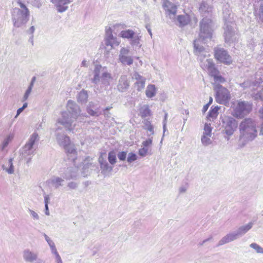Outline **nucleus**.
I'll return each mask as SVG.
<instances>
[{
  "mask_svg": "<svg viewBox=\"0 0 263 263\" xmlns=\"http://www.w3.org/2000/svg\"><path fill=\"white\" fill-rule=\"evenodd\" d=\"M163 7L166 9L170 13L175 14L177 12V7L168 0H164Z\"/></svg>",
  "mask_w": 263,
  "mask_h": 263,
  "instance_id": "nucleus-15",
  "label": "nucleus"
},
{
  "mask_svg": "<svg viewBox=\"0 0 263 263\" xmlns=\"http://www.w3.org/2000/svg\"><path fill=\"white\" fill-rule=\"evenodd\" d=\"M38 135L36 133H34L31 136L28 142L25 145V148L28 150L31 149L35 142L37 139Z\"/></svg>",
  "mask_w": 263,
  "mask_h": 263,
  "instance_id": "nucleus-20",
  "label": "nucleus"
},
{
  "mask_svg": "<svg viewBox=\"0 0 263 263\" xmlns=\"http://www.w3.org/2000/svg\"><path fill=\"white\" fill-rule=\"evenodd\" d=\"M204 132L203 134L211 135L212 128L210 124L205 123L204 124Z\"/></svg>",
  "mask_w": 263,
  "mask_h": 263,
  "instance_id": "nucleus-34",
  "label": "nucleus"
},
{
  "mask_svg": "<svg viewBox=\"0 0 263 263\" xmlns=\"http://www.w3.org/2000/svg\"><path fill=\"white\" fill-rule=\"evenodd\" d=\"M51 2L56 3L58 11L62 12L67 9V7L62 6V5H65L69 4L71 2V0H51Z\"/></svg>",
  "mask_w": 263,
  "mask_h": 263,
  "instance_id": "nucleus-12",
  "label": "nucleus"
},
{
  "mask_svg": "<svg viewBox=\"0 0 263 263\" xmlns=\"http://www.w3.org/2000/svg\"><path fill=\"white\" fill-rule=\"evenodd\" d=\"M207 64H201V66L204 69L207 70L209 74L214 78L219 74V71L215 67V65L211 59H207L206 60Z\"/></svg>",
  "mask_w": 263,
  "mask_h": 263,
  "instance_id": "nucleus-8",
  "label": "nucleus"
},
{
  "mask_svg": "<svg viewBox=\"0 0 263 263\" xmlns=\"http://www.w3.org/2000/svg\"><path fill=\"white\" fill-rule=\"evenodd\" d=\"M70 153H74V154H76V151L75 149L74 148H72L71 151H70Z\"/></svg>",
  "mask_w": 263,
  "mask_h": 263,
  "instance_id": "nucleus-56",
  "label": "nucleus"
},
{
  "mask_svg": "<svg viewBox=\"0 0 263 263\" xmlns=\"http://www.w3.org/2000/svg\"><path fill=\"white\" fill-rule=\"evenodd\" d=\"M152 144V140L151 139H148L142 142V145L144 147H148L151 146Z\"/></svg>",
  "mask_w": 263,
  "mask_h": 263,
  "instance_id": "nucleus-40",
  "label": "nucleus"
},
{
  "mask_svg": "<svg viewBox=\"0 0 263 263\" xmlns=\"http://www.w3.org/2000/svg\"><path fill=\"white\" fill-rule=\"evenodd\" d=\"M212 237H210V238H208V239H206L202 241V242L200 244V245H203L205 242H206V241H209L211 239H212Z\"/></svg>",
  "mask_w": 263,
  "mask_h": 263,
  "instance_id": "nucleus-52",
  "label": "nucleus"
},
{
  "mask_svg": "<svg viewBox=\"0 0 263 263\" xmlns=\"http://www.w3.org/2000/svg\"><path fill=\"white\" fill-rule=\"evenodd\" d=\"M112 79L110 73L105 72L103 74V81L104 84H109V80Z\"/></svg>",
  "mask_w": 263,
  "mask_h": 263,
  "instance_id": "nucleus-31",
  "label": "nucleus"
},
{
  "mask_svg": "<svg viewBox=\"0 0 263 263\" xmlns=\"http://www.w3.org/2000/svg\"><path fill=\"white\" fill-rule=\"evenodd\" d=\"M252 110V104L245 101H238L233 108L232 115L237 118H242Z\"/></svg>",
  "mask_w": 263,
  "mask_h": 263,
  "instance_id": "nucleus-3",
  "label": "nucleus"
},
{
  "mask_svg": "<svg viewBox=\"0 0 263 263\" xmlns=\"http://www.w3.org/2000/svg\"><path fill=\"white\" fill-rule=\"evenodd\" d=\"M73 103V102H72V101H70V100H69V101H68V104H69V103Z\"/></svg>",
  "mask_w": 263,
  "mask_h": 263,
  "instance_id": "nucleus-63",
  "label": "nucleus"
},
{
  "mask_svg": "<svg viewBox=\"0 0 263 263\" xmlns=\"http://www.w3.org/2000/svg\"><path fill=\"white\" fill-rule=\"evenodd\" d=\"M45 213L47 216H49L50 214L48 205H45Z\"/></svg>",
  "mask_w": 263,
  "mask_h": 263,
  "instance_id": "nucleus-48",
  "label": "nucleus"
},
{
  "mask_svg": "<svg viewBox=\"0 0 263 263\" xmlns=\"http://www.w3.org/2000/svg\"><path fill=\"white\" fill-rule=\"evenodd\" d=\"M112 167L111 165H100L99 175H102L104 177L109 176L112 174Z\"/></svg>",
  "mask_w": 263,
  "mask_h": 263,
  "instance_id": "nucleus-14",
  "label": "nucleus"
},
{
  "mask_svg": "<svg viewBox=\"0 0 263 263\" xmlns=\"http://www.w3.org/2000/svg\"><path fill=\"white\" fill-rule=\"evenodd\" d=\"M55 259L57 263H63L62 259L59 254L55 256Z\"/></svg>",
  "mask_w": 263,
  "mask_h": 263,
  "instance_id": "nucleus-47",
  "label": "nucleus"
},
{
  "mask_svg": "<svg viewBox=\"0 0 263 263\" xmlns=\"http://www.w3.org/2000/svg\"><path fill=\"white\" fill-rule=\"evenodd\" d=\"M135 33L130 29H127L122 31L120 33V36L127 39H132L135 37Z\"/></svg>",
  "mask_w": 263,
  "mask_h": 263,
  "instance_id": "nucleus-17",
  "label": "nucleus"
},
{
  "mask_svg": "<svg viewBox=\"0 0 263 263\" xmlns=\"http://www.w3.org/2000/svg\"><path fill=\"white\" fill-rule=\"evenodd\" d=\"M35 80V77H34L33 79H32V80L30 84V86L29 87H28V88L27 89V90H26L24 96V97H23V101H26L28 97H29V94L31 92V89H32V86L33 85V82H34V81Z\"/></svg>",
  "mask_w": 263,
  "mask_h": 263,
  "instance_id": "nucleus-26",
  "label": "nucleus"
},
{
  "mask_svg": "<svg viewBox=\"0 0 263 263\" xmlns=\"http://www.w3.org/2000/svg\"><path fill=\"white\" fill-rule=\"evenodd\" d=\"M261 19H262V21L263 22V6L261 7Z\"/></svg>",
  "mask_w": 263,
  "mask_h": 263,
  "instance_id": "nucleus-58",
  "label": "nucleus"
},
{
  "mask_svg": "<svg viewBox=\"0 0 263 263\" xmlns=\"http://www.w3.org/2000/svg\"><path fill=\"white\" fill-rule=\"evenodd\" d=\"M210 137V135L203 134V135L201 138V141L202 143L205 145L209 144L211 143Z\"/></svg>",
  "mask_w": 263,
  "mask_h": 263,
  "instance_id": "nucleus-30",
  "label": "nucleus"
},
{
  "mask_svg": "<svg viewBox=\"0 0 263 263\" xmlns=\"http://www.w3.org/2000/svg\"><path fill=\"white\" fill-rule=\"evenodd\" d=\"M24 109L21 107L20 108H18L17 110V114H16V116H17L20 114H21V112Z\"/></svg>",
  "mask_w": 263,
  "mask_h": 263,
  "instance_id": "nucleus-51",
  "label": "nucleus"
},
{
  "mask_svg": "<svg viewBox=\"0 0 263 263\" xmlns=\"http://www.w3.org/2000/svg\"><path fill=\"white\" fill-rule=\"evenodd\" d=\"M149 148L148 147H142L139 149V154L142 157L145 156L148 153Z\"/></svg>",
  "mask_w": 263,
  "mask_h": 263,
  "instance_id": "nucleus-33",
  "label": "nucleus"
},
{
  "mask_svg": "<svg viewBox=\"0 0 263 263\" xmlns=\"http://www.w3.org/2000/svg\"><path fill=\"white\" fill-rule=\"evenodd\" d=\"M250 247L254 249L257 253L263 254V248L261 247L256 243H252L250 245Z\"/></svg>",
  "mask_w": 263,
  "mask_h": 263,
  "instance_id": "nucleus-28",
  "label": "nucleus"
},
{
  "mask_svg": "<svg viewBox=\"0 0 263 263\" xmlns=\"http://www.w3.org/2000/svg\"><path fill=\"white\" fill-rule=\"evenodd\" d=\"M27 106V103H25L23 105V106L22 107V108L24 109L25 108H26Z\"/></svg>",
  "mask_w": 263,
  "mask_h": 263,
  "instance_id": "nucleus-55",
  "label": "nucleus"
},
{
  "mask_svg": "<svg viewBox=\"0 0 263 263\" xmlns=\"http://www.w3.org/2000/svg\"><path fill=\"white\" fill-rule=\"evenodd\" d=\"M67 186L70 189H76L78 186V183L76 182L71 181L68 183Z\"/></svg>",
  "mask_w": 263,
  "mask_h": 263,
  "instance_id": "nucleus-39",
  "label": "nucleus"
},
{
  "mask_svg": "<svg viewBox=\"0 0 263 263\" xmlns=\"http://www.w3.org/2000/svg\"><path fill=\"white\" fill-rule=\"evenodd\" d=\"M87 112L91 116H98V115L97 114V112L93 110V109H92L91 108H88L87 109Z\"/></svg>",
  "mask_w": 263,
  "mask_h": 263,
  "instance_id": "nucleus-43",
  "label": "nucleus"
},
{
  "mask_svg": "<svg viewBox=\"0 0 263 263\" xmlns=\"http://www.w3.org/2000/svg\"><path fill=\"white\" fill-rule=\"evenodd\" d=\"M214 79L215 81H219L220 82H224L225 81V79L222 77L219 76L218 74H217Z\"/></svg>",
  "mask_w": 263,
  "mask_h": 263,
  "instance_id": "nucleus-45",
  "label": "nucleus"
},
{
  "mask_svg": "<svg viewBox=\"0 0 263 263\" xmlns=\"http://www.w3.org/2000/svg\"><path fill=\"white\" fill-rule=\"evenodd\" d=\"M140 115L141 118H144L146 117L151 115V112L148 106H145L143 107L140 112Z\"/></svg>",
  "mask_w": 263,
  "mask_h": 263,
  "instance_id": "nucleus-23",
  "label": "nucleus"
},
{
  "mask_svg": "<svg viewBox=\"0 0 263 263\" xmlns=\"http://www.w3.org/2000/svg\"><path fill=\"white\" fill-rule=\"evenodd\" d=\"M212 101H213V99H212V97H210L209 102L208 104H209V105H210V104L212 103Z\"/></svg>",
  "mask_w": 263,
  "mask_h": 263,
  "instance_id": "nucleus-57",
  "label": "nucleus"
},
{
  "mask_svg": "<svg viewBox=\"0 0 263 263\" xmlns=\"http://www.w3.org/2000/svg\"><path fill=\"white\" fill-rule=\"evenodd\" d=\"M219 108L218 106L214 107V108H212L208 114V118H211L212 119H215L218 114V110Z\"/></svg>",
  "mask_w": 263,
  "mask_h": 263,
  "instance_id": "nucleus-24",
  "label": "nucleus"
},
{
  "mask_svg": "<svg viewBox=\"0 0 263 263\" xmlns=\"http://www.w3.org/2000/svg\"><path fill=\"white\" fill-rule=\"evenodd\" d=\"M31 29L32 30V32L34 31V27H33V26H32L31 27Z\"/></svg>",
  "mask_w": 263,
  "mask_h": 263,
  "instance_id": "nucleus-62",
  "label": "nucleus"
},
{
  "mask_svg": "<svg viewBox=\"0 0 263 263\" xmlns=\"http://www.w3.org/2000/svg\"><path fill=\"white\" fill-rule=\"evenodd\" d=\"M189 187V184L186 183L185 184L182 185L179 188V194H183L186 192Z\"/></svg>",
  "mask_w": 263,
  "mask_h": 263,
  "instance_id": "nucleus-35",
  "label": "nucleus"
},
{
  "mask_svg": "<svg viewBox=\"0 0 263 263\" xmlns=\"http://www.w3.org/2000/svg\"><path fill=\"white\" fill-rule=\"evenodd\" d=\"M230 98V93L227 89L222 86H218L215 97L218 103L227 106L229 105Z\"/></svg>",
  "mask_w": 263,
  "mask_h": 263,
  "instance_id": "nucleus-5",
  "label": "nucleus"
},
{
  "mask_svg": "<svg viewBox=\"0 0 263 263\" xmlns=\"http://www.w3.org/2000/svg\"><path fill=\"white\" fill-rule=\"evenodd\" d=\"M260 117L263 120V107L259 110Z\"/></svg>",
  "mask_w": 263,
  "mask_h": 263,
  "instance_id": "nucleus-50",
  "label": "nucleus"
},
{
  "mask_svg": "<svg viewBox=\"0 0 263 263\" xmlns=\"http://www.w3.org/2000/svg\"><path fill=\"white\" fill-rule=\"evenodd\" d=\"M49 247L50 248V249L51 250V252H52V254L55 255V256L59 255V253H58V251L57 250V249L55 248V246L54 243L52 245H51Z\"/></svg>",
  "mask_w": 263,
  "mask_h": 263,
  "instance_id": "nucleus-42",
  "label": "nucleus"
},
{
  "mask_svg": "<svg viewBox=\"0 0 263 263\" xmlns=\"http://www.w3.org/2000/svg\"><path fill=\"white\" fill-rule=\"evenodd\" d=\"M129 86V83L126 77L122 76L120 78L119 84L118 85V89L120 91H125Z\"/></svg>",
  "mask_w": 263,
  "mask_h": 263,
  "instance_id": "nucleus-13",
  "label": "nucleus"
},
{
  "mask_svg": "<svg viewBox=\"0 0 263 263\" xmlns=\"http://www.w3.org/2000/svg\"><path fill=\"white\" fill-rule=\"evenodd\" d=\"M209 106H210L209 104H206L204 105L202 108V111L203 112H205L207 111V110L208 109Z\"/></svg>",
  "mask_w": 263,
  "mask_h": 263,
  "instance_id": "nucleus-49",
  "label": "nucleus"
},
{
  "mask_svg": "<svg viewBox=\"0 0 263 263\" xmlns=\"http://www.w3.org/2000/svg\"><path fill=\"white\" fill-rule=\"evenodd\" d=\"M144 125H145V128L148 130H149V132H153V125L151 124L150 121H148V120H145L144 122H143Z\"/></svg>",
  "mask_w": 263,
  "mask_h": 263,
  "instance_id": "nucleus-36",
  "label": "nucleus"
},
{
  "mask_svg": "<svg viewBox=\"0 0 263 263\" xmlns=\"http://www.w3.org/2000/svg\"><path fill=\"white\" fill-rule=\"evenodd\" d=\"M17 3L23 10H21L19 9H15L12 15L14 26L16 27H20L28 21L29 11L26 6L20 1H18Z\"/></svg>",
  "mask_w": 263,
  "mask_h": 263,
  "instance_id": "nucleus-2",
  "label": "nucleus"
},
{
  "mask_svg": "<svg viewBox=\"0 0 263 263\" xmlns=\"http://www.w3.org/2000/svg\"><path fill=\"white\" fill-rule=\"evenodd\" d=\"M127 157L126 152H120L118 154V157L120 161H125Z\"/></svg>",
  "mask_w": 263,
  "mask_h": 263,
  "instance_id": "nucleus-37",
  "label": "nucleus"
},
{
  "mask_svg": "<svg viewBox=\"0 0 263 263\" xmlns=\"http://www.w3.org/2000/svg\"><path fill=\"white\" fill-rule=\"evenodd\" d=\"M241 135L248 140L254 139L257 134L255 121L251 118L244 119L239 125Z\"/></svg>",
  "mask_w": 263,
  "mask_h": 263,
  "instance_id": "nucleus-1",
  "label": "nucleus"
},
{
  "mask_svg": "<svg viewBox=\"0 0 263 263\" xmlns=\"http://www.w3.org/2000/svg\"><path fill=\"white\" fill-rule=\"evenodd\" d=\"M50 182L55 188L57 189L60 186L63 185L64 180L59 177L53 176L50 179Z\"/></svg>",
  "mask_w": 263,
  "mask_h": 263,
  "instance_id": "nucleus-18",
  "label": "nucleus"
},
{
  "mask_svg": "<svg viewBox=\"0 0 263 263\" xmlns=\"http://www.w3.org/2000/svg\"><path fill=\"white\" fill-rule=\"evenodd\" d=\"M138 91H141L145 86V79L140 78V80L135 83Z\"/></svg>",
  "mask_w": 263,
  "mask_h": 263,
  "instance_id": "nucleus-27",
  "label": "nucleus"
},
{
  "mask_svg": "<svg viewBox=\"0 0 263 263\" xmlns=\"http://www.w3.org/2000/svg\"><path fill=\"white\" fill-rule=\"evenodd\" d=\"M138 159V156L136 154L130 152L128 154L127 161L128 163H132Z\"/></svg>",
  "mask_w": 263,
  "mask_h": 263,
  "instance_id": "nucleus-29",
  "label": "nucleus"
},
{
  "mask_svg": "<svg viewBox=\"0 0 263 263\" xmlns=\"http://www.w3.org/2000/svg\"><path fill=\"white\" fill-rule=\"evenodd\" d=\"M177 20L179 23L180 26H185L190 22V17L188 15H178L177 17Z\"/></svg>",
  "mask_w": 263,
  "mask_h": 263,
  "instance_id": "nucleus-19",
  "label": "nucleus"
},
{
  "mask_svg": "<svg viewBox=\"0 0 263 263\" xmlns=\"http://www.w3.org/2000/svg\"><path fill=\"white\" fill-rule=\"evenodd\" d=\"M90 184V182H89L88 181H86L84 182V184L85 185V186H87L88 185H89V184Z\"/></svg>",
  "mask_w": 263,
  "mask_h": 263,
  "instance_id": "nucleus-54",
  "label": "nucleus"
},
{
  "mask_svg": "<svg viewBox=\"0 0 263 263\" xmlns=\"http://www.w3.org/2000/svg\"><path fill=\"white\" fill-rule=\"evenodd\" d=\"M260 132L262 133V134H263V124H262L261 127Z\"/></svg>",
  "mask_w": 263,
  "mask_h": 263,
  "instance_id": "nucleus-60",
  "label": "nucleus"
},
{
  "mask_svg": "<svg viewBox=\"0 0 263 263\" xmlns=\"http://www.w3.org/2000/svg\"><path fill=\"white\" fill-rule=\"evenodd\" d=\"M44 236L45 237V240L49 246L54 243L53 241L51 240L50 238L46 234H44Z\"/></svg>",
  "mask_w": 263,
  "mask_h": 263,
  "instance_id": "nucleus-44",
  "label": "nucleus"
},
{
  "mask_svg": "<svg viewBox=\"0 0 263 263\" xmlns=\"http://www.w3.org/2000/svg\"><path fill=\"white\" fill-rule=\"evenodd\" d=\"M44 198L45 205H48V203H49V201H50V198H49V195H45L44 196Z\"/></svg>",
  "mask_w": 263,
  "mask_h": 263,
  "instance_id": "nucleus-46",
  "label": "nucleus"
},
{
  "mask_svg": "<svg viewBox=\"0 0 263 263\" xmlns=\"http://www.w3.org/2000/svg\"><path fill=\"white\" fill-rule=\"evenodd\" d=\"M83 95L85 97H87V93L85 91H82L80 93V95Z\"/></svg>",
  "mask_w": 263,
  "mask_h": 263,
  "instance_id": "nucleus-53",
  "label": "nucleus"
},
{
  "mask_svg": "<svg viewBox=\"0 0 263 263\" xmlns=\"http://www.w3.org/2000/svg\"><path fill=\"white\" fill-rule=\"evenodd\" d=\"M198 42L197 40H195L194 41V45H195V47L197 49V47H196V43Z\"/></svg>",
  "mask_w": 263,
  "mask_h": 263,
  "instance_id": "nucleus-59",
  "label": "nucleus"
},
{
  "mask_svg": "<svg viewBox=\"0 0 263 263\" xmlns=\"http://www.w3.org/2000/svg\"><path fill=\"white\" fill-rule=\"evenodd\" d=\"M129 52V50L125 48L121 49V53L119 56L120 62L123 64L130 65L133 64V60L130 57L127 56Z\"/></svg>",
  "mask_w": 263,
  "mask_h": 263,
  "instance_id": "nucleus-10",
  "label": "nucleus"
},
{
  "mask_svg": "<svg viewBox=\"0 0 263 263\" xmlns=\"http://www.w3.org/2000/svg\"><path fill=\"white\" fill-rule=\"evenodd\" d=\"M2 167L9 174H13L14 172L13 165H2Z\"/></svg>",
  "mask_w": 263,
  "mask_h": 263,
  "instance_id": "nucleus-32",
  "label": "nucleus"
},
{
  "mask_svg": "<svg viewBox=\"0 0 263 263\" xmlns=\"http://www.w3.org/2000/svg\"><path fill=\"white\" fill-rule=\"evenodd\" d=\"M88 166L89 165H78V167L80 168V177L83 176L85 177L90 174Z\"/></svg>",
  "mask_w": 263,
  "mask_h": 263,
  "instance_id": "nucleus-22",
  "label": "nucleus"
},
{
  "mask_svg": "<svg viewBox=\"0 0 263 263\" xmlns=\"http://www.w3.org/2000/svg\"><path fill=\"white\" fill-rule=\"evenodd\" d=\"M240 237L236 231L227 234L223 237L218 242L217 246H220L224 244L228 243L231 241L236 240Z\"/></svg>",
  "mask_w": 263,
  "mask_h": 263,
  "instance_id": "nucleus-9",
  "label": "nucleus"
},
{
  "mask_svg": "<svg viewBox=\"0 0 263 263\" xmlns=\"http://www.w3.org/2000/svg\"><path fill=\"white\" fill-rule=\"evenodd\" d=\"M29 213L30 215L32 216L34 220H38L40 219V217L37 213L35 211L29 209Z\"/></svg>",
  "mask_w": 263,
  "mask_h": 263,
  "instance_id": "nucleus-38",
  "label": "nucleus"
},
{
  "mask_svg": "<svg viewBox=\"0 0 263 263\" xmlns=\"http://www.w3.org/2000/svg\"><path fill=\"white\" fill-rule=\"evenodd\" d=\"M108 159L110 164H114L116 163V154L115 151H112L108 153Z\"/></svg>",
  "mask_w": 263,
  "mask_h": 263,
  "instance_id": "nucleus-25",
  "label": "nucleus"
},
{
  "mask_svg": "<svg viewBox=\"0 0 263 263\" xmlns=\"http://www.w3.org/2000/svg\"><path fill=\"white\" fill-rule=\"evenodd\" d=\"M139 38L138 37V36H137V37H136V39H135V41H136V40H137V41H139Z\"/></svg>",
  "mask_w": 263,
  "mask_h": 263,
  "instance_id": "nucleus-61",
  "label": "nucleus"
},
{
  "mask_svg": "<svg viewBox=\"0 0 263 263\" xmlns=\"http://www.w3.org/2000/svg\"><path fill=\"white\" fill-rule=\"evenodd\" d=\"M253 222H250L246 225L240 227L237 230V232L240 237L249 231L253 227Z\"/></svg>",
  "mask_w": 263,
  "mask_h": 263,
  "instance_id": "nucleus-16",
  "label": "nucleus"
},
{
  "mask_svg": "<svg viewBox=\"0 0 263 263\" xmlns=\"http://www.w3.org/2000/svg\"><path fill=\"white\" fill-rule=\"evenodd\" d=\"M214 55L215 59L220 63L226 65H230L232 63L233 60L231 57L228 54L227 51L223 48H215Z\"/></svg>",
  "mask_w": 263,
  "mask_h": 263,
  "instance_id": "nucleus-4",
  "label": "nucleus"
},
{
  "mask_svg": "<svg viewBox=\"0 0 263 263\" xmlns=\"http://www.w3.org/2000/svg\"><path fill=\"white\" fill-rule=\"evenodd\" d=\"M156 87L154 85H148L147 87L145 93L148 98H152L156 95Z\"/></svg>",
  "mask_w": 263,
  "mask_h": 263,
  "instance_id": "nucleus-21",
  "label": "nucleus"
},
{
  "mask_svg": "<svg viewBox=\"0 0 263 263\" xmlns=\"http://www.w3.org/2000/svg\"><path fill=\"white\" fill-rule=\"evenodd\" d=\"M80 168L78 165H71L64 168L62 176L66 180L77 179L80 177Z\"/></svg>",
  "mask_w": 263,
  "mask_h": 263,
  "instance_id": "nucleus-6",
  "label": "nucleus"
},
{
  "mask_svg": "<svg viewBox=\"0 0 263 263\" xmlns=\"http://www.w3.org/2000/svg\"><path fill=\"white\" fill-rule=\"evenodd\" d=\"M23 257L26 262H32L37 260V263H41L42 260L40 259H37V254L30 251L29 249H25L23 251Z\"/></svg>",
  "mask_w": 263,
  "mask_h": 263,
  "instance_id": "nucleus-7",
  "label": "nucleus"
},
{
  "mask_svg": "<svg viewBox=\"0 0 263 263\" xmlns=\"http://www.w3.org/2000/svg\"><path fill=\"white\" fill-rule=\"evenodd\" d=\"M237 127L235 119L231 118L225 126V132L228 135H231Z\"/></svg>",
  "mask_w": 263,
  "mask_h": 263,
  "instance_id": "nucleus-11",
  "label": "nucleus"
},
{
  "mask_svg": "<svg viewBox=\"0 0 263 263\" xmlns=\"http://www.w3.org/2000/svg\"><path fill=\"white\" fill-rule=\"evenodd\" d=\"M106 34L107 35H108V40L113 39L114 37L112 34V30L110 28H109L108 29H106Z\"/></svg>",
  "mask_w": 263,
  "mask_h": 263,
  "instance_id": "nucleus-41",
  "label": "nucleus"
}]
</instances>
